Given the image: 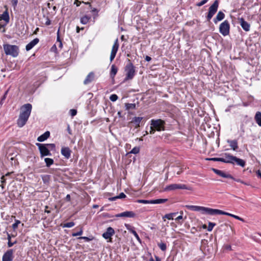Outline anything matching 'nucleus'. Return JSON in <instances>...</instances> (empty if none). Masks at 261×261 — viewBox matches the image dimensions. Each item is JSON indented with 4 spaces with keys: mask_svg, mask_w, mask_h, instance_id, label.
Returning a JSON list of instances; mask_svg holds the SVG:
<instances>
[{
    "mask_svg": "<svg viewBox=\"0 0 261 261\" xmlns=\"http://www.w3.org/2000/svg\"><path fill=\"white\" fill-rule=\"evenodd\" d=\"M114 233V229L111 227H109L107 229V231L102 234V237L106 239H110Z\"/></svg>",
    "mask_w": 261,
    "mask_h": 261,
    "instance_id": "obj_16",
    "label": "nucleus"
},
{
    "mask_svg": "<svg viewBox=\"0 0 261 261\" xmlns=\"http://www.w3.org/2000/svg\"><path fill=\"white\" fill-rule=\"evenodd\" d=\"M74 225V223L73 222H70L66 223H65L63 225V227H67L70 228L73 227Z\"/></svg>",
    "mask_w": 261,
    "mask_h": 261,
    "instance_id": "obj_40",
    "label": "nucleus"
},
{
    "mask_svg": "<svg viewBox=\"0 0 261 261\" xmlns=\"http://www.w3.org/2000/svg\"><path fill=\"white\" fill-rule=\"evenodd\" d=\"M155 130H156L155 129V128L154 127H153V126H150V134H153L155 133Z\"/></svg>",
    "mask_w": 261,
    "mask_h": 261,
    "instance_id": "obj_49",
    "label": "nucleus"
},
{
    "mask_svg": "<svg viewBox=\"0 0 261 261\" xmlns=\"http://www.w3.org/2000/svg\"><path fill=\"white\" fill-rule=\"evenodd\" d=\"M3 48L6 55L11 56L14 58L18 56L19 49L17 45L4 44L3 45Z\"/></svg>",
    "mask_w": 261,
    "mask_h": 261,
    "instance_id": "obj_4",
    "label": "nucleus"
},
{
    "mask_svg": "<svg viewBox=\"0 0 261 261\" xmlns=\"http://www.w3.org/2000/svg\"><path fill=\"white\" fill-rule=\"evenodd\" d=\"M207 160L213 161H218V158H213L206 159Z\"/></svg>",
    "mask_w": 261,
    "mask_h": 261,
    "instance_id": "obj_53",
    "label": "nucleus"
},
{
    "mask_svg": "<svg viewBox=\"0 0 261 261\" xmlns=\"http://www.w3.org/2000/svg\"><path fill=\"white\" fill-rule=\"evenodd\" d=\"M62 46H63V44H62V43L61 41H59V47L60 48H62Z\"/></svg>",
    "mask_w": 261,
    "mask_h": 261,
    "instance_id": "obj_63",
    "label": "nucleus"
},
{
    "mask_svg": "<svg viewBox=\"0 0 261 261\" xmlns=\"http://www.w3.org/2000/svg\"><path fill=\"white\" fill-rule=\"evenodd\" d=\"M119 46V44L118 43V39H116L115 40V41H114V44L112 46L111 53V55H110V60L111 62H112L113 60L114 59V58L116 56V55L117 54V52L118 50Z\"/></svg>",
    "mask_w": 261,
    "mask_h": 261,
    "instance_id": "obj_9",
    "label": "nucleus"
},
{
    "mask_svg": "<svg viewBox=\"0 0 261 261\" xmlns=\"http://www.w3.org/2000/svg\"><path fill=\"white\" fill-rule=\"evenodd\" d=\"M65 199L67 201H70V195L69 194L67 195L66 196Z\"/></svg>",
    "mask_w": 261,
    "mask_h": 261,
    "instance_id": "obj_58",
    "label": "nucleus"
},
{
    "mask_svg": "<svg viewBox=\"0 0 261 261\" xmlns=\"http://www.w3.org/2000/svg\"><path fill=\"white\" fill-rule=\"evenodd\" d=\"M125 108H126V109L127 110H133V109H136V103H126L125 104Z\"/></svg>",
    "mask_w": 261,
    "mask_h": 261,
    "instance_id": "obj_34",
    "label": "nucleus"
},
{
    "mask_svg": "<svg viewBox=\"0 0 261 261\" xmlns=\"http://www.w3.org/2000/svg\"><path fill=\"white\" fill-rule=\"evenodd\" d=\"M138 203H144V204H151V200H138Z\"/></svg>",
    "mask_w": 261,
    "mask_h": 261,
    "instance_id": "obj_42",
    "label": "nucleus"
},
{
    "mask_svg": "<svg viewBox=\"0 0 261 261\" xmlns=\"http://www.w3.org/2000/svg\"><path fill=\"white\" fill-rule=\"evenodd\" d=\"M20 223V221L18 220H16L14 224H12V228L14 230H15L17 227L18 225Z\"/></svg>",
    "mask_w": 261,
    "mask_h": 261,
    "instance_id": "obj_41",
    "label": "nucleus"
},
{
    "mask_svg": "<svg viewBox=\"0 0 261 261\" xmlns=\"http://www.w3.org/2000/svg\"><path fill=\"white\" fill-rule=\"evenodd\" d=\"M90 19V16L85 15L81 18V22L83 24H86L89 22Z\"/></svg>",
    "mask_w": 261,
    "mask_h": 261,
    "instance_id": "obj_31",
    "label": "nucleus"
},
{
    "mask_svg": "<svg viewBox=\"0 0 261 261\" xmlns=\"http://www.w3.org/2000/svg\"><path fill=\"white\" fill-rule=\"evenodd\" d=\"M135 214L132 211H125L116 215V217L134 218Z\"/></svg>",
    "mask_w": 261,
    "mask_h": 261,
    "instance_id": "obj_12",
    "label": "nucleus"
},
{
    "mask_svg": "<svg viewBox=\"0 0 261 261\" xmlns=\"http://www.w3.org/2000/svg\"><path fill=\"white\" fill-rule=\"evenodd\" d=\"M216 225V223L209 222L208 224L207 230L208 231H211L213 228V227Z\"/></svg>",
    "mask_w": 261,
    "mask_h": 261,
    "instance_id": "obj_37",
    "label": "nucleus"
},
{
    "mask_svg": "<svg viewBox=\"0 0 261 261\" xmlns=\"http://www.w3.org/2000/svg\"><path fill=\"white\" fill-rule=\"evenodd\" d=\"M256 123L261 126V112H257L254 117Z\"/></svg>",
    "mask_w": 261,
    "mask_h": 261,
    "instance_id": "obj_27",
    "label": "nucleus"
},
{
    "mask_svg": "<svg viewBox=\"0 0 261 261\" xmlns=\"http://www.w3.org/2000/svg\"><path fill=\"white\" fill-rule=\"evenodd\" d=\"M223 155L225 158V163L231 164V163H233V155L228 153H225Z\"/></svg>",
    "mask_w": 261,
    "mask_h": 261,
    "instance_id": "obj_22",
    "label": "nucleus"
},
{
    "mask_svg": "<svg viewBox=\"0 0 261 261\" xmlns=\"http://www.w3.org/2000/svg\"><path fill=\"white\" fill-rule=\"evenodd\" d=\"M168 201L167 199H158L154 200H151V204H160L163 203Z\"/></svg>",
    "mask_w": 261,
    "mask_h": 261,
    "instance_id": "obj_28",
    "label": "nucleus"
},
{
    "mask_svg": "<svg viewBox=\"0 0 261 261\" xmlns=\"http://www.w3.org/2000/svg\"><path fill=\"white\" fill-rule=\"evenodd\" d=\"M82 233H83V230L81 229L80 230V231H79V232L72 233V236L76 237V236H81L82 234Z\"/></svg>",
    "mask_w": 261,
    "mask_h": 261,
    "instance_id": "obj_45",
    "label": "nucleus"
},
{
    "mask_svg": "<svg viewBox=\"0 0 261 261\" xmlns=\"http://www.w3.org/2000/svg\"><path fill=\"white\" fill-rule=\"evenodd\" d=\"M158 246L162 251H165L167 249L166 244L164 243H161L158 244Z\"/></svg>",
    "mask_w": 261,
    "mask_h": 261,
    "instance_id": "obj_38",
    "label": "nucleus"
},
{
    "mask_svg": "<svg viewBox=\"0 0 261 261\" xmlns=\"http://www.w3.org/2000/svg\"><path fill=\"white\" fill-rule=\"evenodd\" d=\"M5 180H6V179H5V176H3L1 177V182H2V184L5 183Z\"/></svg>",
    "mask_w": 261,
    "mask_h": 261,
    "instance_id": "obj_61",
    "label": "nucleus"
},
{
    "mask_svg": "<svg viewBox=\"0 0 261 261\" xmlns=\"http://www.w3.org/2000/svg\"><path fill=\"white\" fill-rule=\"evenodd\" d=\"M61 154L67 159H69L71 156V150L69 147H64L61 148Z\"/></svg>",
    "mask_w": 261,
    "mask_h": 261,
    "instance_id": "obj_15",
    "label": "nucleus"
},
{
    "mask_svg": "<svg viewBox=\"0 0 261 261\" xmlns=\"http://www.w3.org/2000/svg\"><path fill=\"white\" fill-rule=\"evenodd\" d=\"M165 123V121L161 119L151 120V125L153 126L157 131L164 130Z\"/></svg>",
    "mask_w": 261,
    "mask_h": 261,
    "instance_id": "obj_8",
    "label": "nucleus"
},
{
    "mask_svg": "<svg viewBox=\"0 0 261 261\" xmlns=\"http://www.w3.org/2000/svg\"><path fill=\"white\" fill-rule=\"evenodd\" d=\"M239 20L243 29L246 32L249 31L250 28V24L246 21L243 18H239Z\"/></svg>",
    "mask_w": 261,
    "mask_h": 261,
    "instance_id": "obj_17",
    "label": "nucleus"
},
{
    "mask_svg": "<svg viewBox=\"0 0 261 261\" xmlns=\"http://www.w3.org/2000/svg\"><path fill=\"white\" fill-rule=\"evenodd\" d=\"M50 136V133L48 131L45 132L43 134L41 135L37 138L38 142H43L49 138Z\"/></svg>",
    "mask_w": 261,
    "mask_h": 261,
    "instance_id": "obj_21",
    "label": "nucleus"
},
{
    "mask_svg": "<svg viewBox=\"0 0 261 261\" xmlns=\"http://www.w3.org/2000/svg\"><path fill=\"white\" fill-rule=\"evenodd\" d=\"M50 24H51V21H50V20L49 18L48 17H47L46 18V21H45V24L46 25H50Z\"/></svg>",
    "mask_w": 261,
    "mask_h": 261,
    "instance_id": "obj_48",
    "label": "nucleus"
},
{
    "mask_svg": "<svg viewBox=\"0 0 261 261\" xmlns=\"http://www.w3.org/2000/svg\"><path fill=\"white\" fill-rule=\"evenodd\" d=\"M118 71V68L115 64H113L111 66V69L110 71V76L111 77L114 78L116 75L117 72Z\"/></svg>",
    "mask_w": 261,
    "mask_h": 261,
    "instance_id": "obj_26",
    "label": "nucleus"
},
{
    "mask_svg": "<svg viewBox=\"0 0 261 261\" xmlns=\"http://www.w3.org/2000/svg\"><path fill=\"white\" fill-rule=\"evenodd\" d=\"M7 239L8 240V246L9 247H11L12 246H13L16 243V241H15L14 242H11V237H14V236H11L8 232H7Z\"/></svg>",
    "mask_w": 261,
    "mask_h": 261,
    "instance_id": "obj_30",
    "label": "nucleus"
},
{
    "mask_svg": "<svg viewBox=\"0 0 261 261\" xmlns=\"http://www.w3.org/2000/svg\"><path fill=\"white\" fill-rule=\"evenodd\" d=\"M180 215L178 216L176 219H175V220H181L182 219V214H183V212L182 211H181L180 212Z\"/></svg>",
    "mask_w": 261,
    "mask_h": 261,
    "instance_id": "obj_50",
    "label": "nucleus"
},
{
    "mask_svg": "<svg viewBox=\"0 0 261 261\" xmlns=\"http://www.w3.org/2000/svg\"><path fill=\"white\" fill-rule=\"evenodd\" d=\"M126 197V195L123 193H121L118 196L113 197L109 198L111 201H115L117 199H122Z\"/></svg>",
    "mask_w": 261,
    "mask_h": 261,
    "instance_id": "obj_29",
    "label": "nucleus"
},
{
    "mask_svg": "<svg viewBox=\"0 0 261 261\" xmlns=\"http://www.w3.org/2000/svg\"><path fill=\"white\" fill-rule=\"evenodd\" d=\"M227 142L233 150H236L238 148V142L237 140H228Z\"/></svg>",
    "mask_w": 261,
    "mask_h": 261,
    "instance_id": "obj_23",
    "label": "nucleus"
},
{
    "mask_svg": "<svg viewBox=\"0 0 261 261\" xmlns=\"http://www.w3.org/2000/svg\"><path fill=\"white\" fill-rule=\"evenodd\" d=\"M13 254L12 249L8 250L3 255L2 261H12L14 258Z\"/></svg>",
    "mask_w": 261,
    "mask_h": 261,
    "instance_id": "obj_10",
    "label": "nucleus"
},
{
    "mask_svg": "<svg viewBox=\"0 0 261 261\" xmlns=\"http://www.w3.org/2000/svg\"><path fill=\"white\" fill-rule=\"evenodd\" d=\"M224 248L226 250H231V246L230 245H226L224 246Z\"/></svg>",
    "mask_w": 261,
    "mask_h": 261,
    "instance_id": "obj_52",
    "label": "nucleus"
},
{
    "mask_svg": "<svg viewBox=\"0 0 261 261\" xmlns=\"http://www.w3.org/2000/svg\"><path fill=\"white\" fill-rule=\"evenodd\" d=\"M208 0H202L200 2H199L198 3H197L196 4V6H198V7L202 6V5H204L205 4H206L208 2Z\"/></svg>",
    "mask_w": 261,
    "mask_h": 261,
    "instance_id": "obj_44",
    "label": "nucleus"
},
{
    "mask_svg": "<svg viewBox=\"0 0 261 261\" xmlns=\"http://www.w3.org/2000/svg\"><path fill=\"white\" fill-rule=\"evenodd\" d=\"M149 261H161L160 258L158 256H155V259L153 257H151L149 259Z\"/></svg>",
    "mask_w": 261,
    "mask_h": 261,
    "instance_id": "obj_46",
    "label": "nucleus"
},
{
    "mask_svg": "<svg viewBox=\"0 0 261 261\" xmlns=\"http://www.w3.org/2000/svg\"><path fill=\"white\" fill-rule=\"evenodd\" d=\"M186 207L188 209L197 212H200L202 214H208L210 215H225L231 216L237 220L241 221H244V219L238 216L223 212L221 210L218 209H213L209 207H206L200 206L196 205H186Z\"/></svg>",
    "mask_w": 261,
    "mask_h": 261,
    "instance_id": "obj_1",
    "label": "nucleus"
},
{
    "mask_svg": "<svg viewBox=\"0 0 261 261\" xmlns=\"http://www.w3.org/2000/svg\"><path fill=\"white\" fill-rule=\"evenodd\" d=\"M87 4L90 5V7L91 9V12L94 13V18H95V17L98 16V13L99 12V10L96 8H92V6L89 3H87Z\"/></svg>",
    "mask_w": 261,
    "mask_h": 261,
    "instance_id": "obj_35",
    "label": "nucleus"
},
{
    "mask_svg": "<svg viewBox=\"0 0 261 261\" xmlns=\"http://www.w3.org/2000/svg\"><path fill=\"white\" fill-rule=\"evenodd\" d=\"M95 79V73L93 72H90L86 76L84 81L85 85H88L93 82Z\"/></svg>",
    "mask_w": 261,
    "mask_h": 261,
    "instance_id": "obj_18",
    "label": "nucleus"
},
{
    "mask_svg": "<svg viewBox=\"0 0 261 261\" xmlns=\"http://www.w3.org/2000/svg\"><path fill=\"white\" fill-rule=\"evenodd\" d=\"M46 145H47V147L48 148V147H51L52 148H54L55 147V145L54 144H45Z\"/></svg>",
    "mask_w": 261,
    "mask_h": 261,
    "instance_id": "obj_54",
    "label": "nucleus"
},
{
    "mask_svg": "<svg viewBox=\"0 0 261 261\" xmlns=\"http://www.w3.org/2000/svg\"><path fill=\"white\" fill-rule=\"evenodd\" d=\"M232 162L233 163H231V164L237 165L242 167H244L246 165V162L244 160L238 158L235 156L233 157Z\"/></svg>",
    "mask_w": 261,
    "mask_h": 261,
    "instance_id": "obj_14",
    "label": "nucleus"
},
{
    "mask_svg": "<svg viewBox=\"0 0 261 261\" xmlns=\"http://www.w3.org/2000/svg\"><path fill=\"white\" fill-rule=\"evenodd\" d=\"M218 162L225 163V158H218Z\"/></svg>",
    "mask_w": 261,
    "mask_h": 261,
    "instance_id": "obj_57",
    "label": "nucleus"
},
{
    "mask_svg": "<svg viewBox=\"0 0 261 261\" xmlns=\"http://www.w3.org/2000/svg\"><path fill=\"white\" fill-rule=\"evenodd\" d=\"M32 106L30 103L24 104L20 109V114L17 120L18 127H23L27 123L31 115Z\"/></svg>",
    "mask_w": 261,
    "mask_h": 261,
    "instance_id": "obj_2",
    "label": "nucleus"
},
{
    "mask_svg": "<svg viewBox=\"0 0 261 261\" xmlns=\"http://www.w3.org/2000/svg\"><path fill=\"white\" fill-rule=\"evenodd\" d=\"M229 31L230 24L228 20H225L220 24L219 27V32L222 35L226 36L229 35Z\"/></svg>",
    "mask_w": 261,
    "mask_h": 261,
    "instance_id": "obj_7",
    "label": "nucleus"
},
{
    "mask_svg": "<svg viewBox=\"0 0 261 261\" xmlns=\"http://www.w3.org/2000/svg\"><path fill=\"white\" fill-rule=\"evenodd\" d=\"M129 231L134 234V236H135V237L136 238V239L140 242L141 243V239L140 238V237H139L138 234H137V233L136 232V231L135 230H134V229H130L129 230Z\"/></svg>",
    "mask_w": 261,
    "mask_h": 261,
    "instance_id": "obj_36",
    "label": "nucleus"
},
{
    "mask_svg": "<svg viewBox=\"0 0 261 261\" xmlns=\"http://www.w3.org/2000/svg\"><path fill=\"white\" fill-rule=\"evenodd\" d=\"M212 170L214 171V173H215L217 175H218L222 177L234 179V177L232 176H231L230 174H226L223 171H221V170H220L218 169H216L215 168H213Z\"/></svg>",
    "mask_w": 261,
    "mask_h": 261,
    "instance_id": "obj_13",
    "label": "nucleus"
},
{
    "mask_svg": "<svg viewBox=\"0 0 261 261\" xmlns=\"http://www.w3.org/2000/svg\"><path fill=\"white\" fill-rule=\"evenodd\" d=\"M79 239H84L86 241H90V239L89 238L86 237H82L79 238Z\"/></svg>",
    "mask_w": 261,
    "mask_h": 261,
    "instance_id": "obj_55",
    "label": "nucleus"
},
{
    "mask_svg": "<svg viewBox=\"0 0 261 261\" xmlns=\"http://www.w3.org/2000/svg\"><path fill=\"white\" fill-rule=\"evenodd\" d=\"M69 113H70V115L72 117H73L76 115L77 111L75 109H71L69 111Z\"/></svg>",
    "mask_w": 261,
    "mask_h": 261,
    "instance_id": "obj_43",
    "label": "nucleus"
},
{
    "mask_svg": "<svg viewBox=\"0 0 261 261\" xmlns=\"http://www.w3.org/2000/svg\"><path fill=\"white\" fill-rule=\"evenodd\" d=\"M39 42V39L38 38H35L34 40L31 41L29 43H28L25 46V49L27 51H29L33 48L38 42Z\"/></svg>",
    "mask_w": 261,
    "mask_h": 261,
    "instance_id": "obj_19",
    "label": "nucleus"
},
{
    "mask_svg": "<svg viewBox=\"0 0 261 261\" xmlns=\"http://www.w3.org/2000/svg\"><path fill=\"white\" fill-rule=\"evenodd\" d=\"M18 3V0H12V5L14 7L17 6Z\"/></svg>",
    "mask_w": 261,
    "mask_h": 261,
    "instance_id": "obj_56",
    "label": "nucleus"
},
{
    "mask_svg": "<svg viewBox=\"0 0 261 261\" xmlns=\"http://www.w3.org/2000/svg\"><path fill=\"white\" fill-rule=\"evenodd\" d=\"M140 151V148L139 147H135L132 150L130 151V153L133 154L138 153Z\"/></svg>",
    "mask_w": 261,
    "mask_h": 261,
    "instance_id": "obj_39",
    "label": "nucleus"
},
{
    "mask_svg": "<svg viewBox=\"0 0 261 261\" xmlns=\"http://www.w3.org/2000/svg\"><path fill=\"white\" fill-rule=\"evenodd\" d=\"M219 6L218 1L216 0L214 3L210 7L207 15L206 16V19L207 21H210L214 14L217 12Z\"/></svg>",
    "mask_w": 261,
    "mask_h": 261,
    "instance_id": "obj_5",
    "label": "nucleus"
},
{
    "mask_svg": "<svg viewBox=\"0 0 261 261\" xmlns=\"http://www.w3.org/2000/svg\"><path fill=\"white\" fill-rule=\"evenodd\" d=\"M225 17L224 13L222 11H219L216 17L214 19V22L215 23H217L218 21L223 20Z\"/></svg>",
    "mask_w": 261,
    "mask_h": 261,
    "instance_id": "obj_20",
    "label": "nucleus"
},
{
    "mask_svg": "<svg viewBox=\"0 0 261 261\" xmlns=\"http://www.w3.org/2000/svg\"><path fill=\"white\" fill-rule=\"evenodd\" d=\"M44 162L46 164V166L47 167H49L51 165L54 164V160L50 158H45L44 159Z\"/></svg>",
    "mask_w": 261,
    "mask_h": 261,
    "instance_id": "obj_32",
    "label": "nucleus"
},
{
    "mask_svg": "<svg viewBox=\"0 0 261 261\" xmlns=\"http://www.w3.org/2000/svg\"><path fill=\"white\" fill-rule=\"evenodd\" d=\"M257 174L258 176H259L261 178V171L260 170H258L257 172Z\"/></svg>",
    "mask_w": 261,
    "mask_h": 261,
    "instance_id": "obj_64",
    "label": "nucleus"
},
{
    "mask_svg": "<svg viewBox=\"0 0 261 261\" xmlns=\"http://www.w3.org/2000/svg\"><path fill=\"white\" fill-rule=\"evenodd\" d=\"M109 98H118L116 94H112Z\"/></svg>",
    "mask_w": 261,
    "mask_h": 261,
    "instance_id": "obj_62",
    "label": "nucleus"
},
{
    "mask_svg": "<svg viewBox=\"0 0 261 261\" xmlns=\"http://www.w3.org/2000/svg\"><path fill=\"white\" fill-rule=\"evenodd\" d=\"M0 18L1 19L5 21L6 23H8L9 22L10 17L7 9L0 16Z\"/></svg>",
    "mask_w": 261,
    "mask_h": 261,
    "instance_id": "obj_25",
    "label": "nucleus"
},
{
    "mask_svg": "<svg viewBox=\"0 0 261 261\" xmlns=\"http://www.w3.org/2000/svg\"><path fill=\"white\" fill-rule=\"evenodd\" d=\"M40 153V157L43 158L45 156H50L51 155L50 150L45 144L36 143Z\"/></svg>",
    "mask_w": 261,
    "mask_h": 261,
    "instance_id": "obj_6",
    "label": "nucleus"
},
{
    "mask_svg": "<svg viewBox=\"0 0 261 261\" xmlns=\"http://www.w3.org/2000/svg\"><path fill=\"white\" fill-rule=\"evenodd\" d=\"M176 189H188L186 185L182 184H171L165 188V190L171 191Z\"/></svg>",
    "mask_w": 261,
    "mask_h": 261,
    "instance_id": "obj_11",
    "label": "nucleus"
},
{
    "mask_svg": "<svg viewBox=\"0 0 261 261\" xmlns=\"http://www.w3.org/2000/svg\"><path fill=\"white\" fill-rule=\"evenodd\" d=\"M93 94L92 93H88L87 94V96L88 97V98H92L93 97Z\"/></svg>",
    "mask_w": 261,
    "mask_h": 261,
    "instance_id": "obj_60",
    "label": "nucleus"
},
{
    "mask_svg": "<svg viewBox=\"0 0 261 261\" xmlns=\"http://www.w3.org/2000/svg\"><path fill=\"white\" fill-rule=\"evenodd\" d=\"M249 105V104L248 103H246V102H242L241 103H239L237 105H236V106H243L244 107H247Z\"/></svg>",
    "mask_w": 261,
    "mask_h": 261,
    "instance_id": "obj_51",
    "label": "nucleus"
},
{
    "mask_svg": "<svg viewBox=\"0 0 261 261\" xmlns=\"http://www.w3.org/2000/svg\"><path fill=\"white\" fill-rule=\"evenodd\" d=\"M124 71L126 73L125 81L132 80L136 74L135 67L129 59H128V63L124 67Z\"/></svg>",
    "mask_w": 261,
    "mask_h": 261,
    "instance_id": "obj_3",
    "label": "nucleus"
},
{
    "mask_svg": "<svg viewBox=\"0 0 261 261\" xmlns=\"http://www.w3.org/2000/svg\"><path fill=\"white\" fill-rule=\"evenodd\" d=\"M151 57H150L149 56H146L145 57V60H146V61H147V62H149V61H151Z\"/></svg>",
    "mask_w": 261,
    "mask_h": 261,
    "instance_id": "obj_59",
    "label": "nucleus"
},
{
    "mask_svg": "<svg viewBox=\"0 0 261 261\" xmlns=\"http://www.w3.org/2000/svg\"><path fill=\"white\" fill-rule=\"evenodd\" d=\"M143 119V117H135L133 118L132 123H133L135 124V127L138 128L140 127V123L141 120Z\"/></svg>",
    "mask_w": 261,
    "mask_h": 261,
    "instance_id": "obj_24",
    "label": "nucleus"
},
{
    "mask_svg": "<svg viewBox=\"0 0 261 261\" xmlns=\"http://www.w3.org/2000/svg\"><path fill=\"white\" fill-rule=\"evenodd\" d=\"M233 179L234 180H235V181H237V182H241V183L243 184H244V185H249V184H247V183H246V182H245L243 181V180H241V179H236V178H234V179Z\"/></svg>",
    "mask_w": 261,
    "mask_h": 261,
    "instance_id": "obj_47",
    "label": "nucleus"
},
{
    "mask_svg": "<svg viewBox=\"0 0 261 261\" xmlns=\"http://www.w3.org/2000/svg\"><path fill=\"white\" fill-rule=\"evenodd\" d=\"M177 213H170L166 214L164 217V218H167L169 220H173V217L175 216Z\"/></svg>",
    "mask_w": 261,
    "mask_h": 261,
    "instance_id": "obj_33",
    "label": "nucleus"
}]
</instances>
